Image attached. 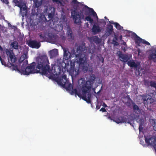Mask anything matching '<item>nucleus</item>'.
Segmentation results:
<instances>
[{
    "label": "nucleus",
    "mask_w": 156,
    "mask_h": 156,
    "mask_svg": "<svg viewBox=\"0 0 156 156\" xmlns=\"http://www.w3.org/2000/svg\"><path fill=\"white\" fill-rule=\"evenodd\" d=\"M5 51L9 62L7 64L8 66L13 71H17L25 75L40 73L42 75H46L51 72L49 62L46 55L39 56L37 58L36 62H33L27 67L26 66L28 64V62L27 60H26L23 62L20 68L19 69L16 65L13 64L17 61V59L13 51L7 49H6Z\"/></svg>",
    "instance_id": "obj_1"
},
{
    "label": "nucleus",
    "mask_w": 156,
    "mask_h": 156,
    "mask_svg": "<svg viewBox=\"0 0 156 156\" xmlns=\"http://www.w3.org/2000/svg\"><path fill=\"white\" fill-rule=\"evenodd\" d=\"M71 16L75 23H80L82 19L84 18V15L87 16L85 18V20L89 21L91 24L94 22V20L91 18L90 14L93 17L98 18L96 12L91 8L89 7L86 5H83L79 8H74L71 12Z\"/></svg>",
    "instance_id": "obj_2"
},
{
    "label": "nucleus",
    "mask_w": 156,
    "mask_h": 156,
    "mask_svg": "<svg viewBox=\"0 0 156 156\" xmlns=\"http://www.w3.org/2000/svg\"><path fill=\"white\" fill-rule=\"evenodd\" d=\"M85 48L84 45H80L77 48L75 52L76 58L79 59L77 61V62L80 66H82L87 63L86 55L84 53L85 50Z\"/></svg>",
    "instance_id": "obj_3"
},
{
    "label": "nucleus",
    "mask_w": 156,
    "mask_h": 156,
    "mask_svg": "<svg viewBox=\"0 0 156 156\" xmlns=\"http://www.w3.org/2000/svg\"><path fill=\"white\" fill-rule=\"evenodd\" d=\"M95 78V76L94 74L90 75L89 80L86 82L83 78H81L79 80V84L81 88L91 90L94 83Z\"/></svg>",
    "instance_id": "obj_4"
},
{
    "label": "nucleus",
    "mask_w": 156,
    "mask_h": 156,
    "mask_svg": "<svg viewBox=\"0 0 156 156\" xmlns=\"http://www.w3.org/2000/svg\"><path fill=\"white\" fill-rule=\"evenodd\" d=\"M132 36L134 38L135 44L138 46H140L141 43L145 44L148 45H150V44L149 42L145 40L142 39L141 38H140L138 36L136 33L133 32L132 34Z\"/></svg>",
    "instance_id": "obj_5"
},
{
    "label": "nucleus",
    "mask_w": 156,
    "mask_h": 156,
    "mask_svg": "<svg viewBox=\"0 0 156 156\" xmlns=\"http://www.w3.org/2000/svg\"><path fill=\"white\" fill-rule=\"evenodd\" d=\"M144 138L146 143L154 146L156 151V137L144 135Z\"/></svg>",
    "instance_id": "obj_6"
},
{
    "label": "nucleus",
    "mask_w": 156,
    "mask_h": 156,
    "mask_svg": "<svg viewBox=\"0 0 156 156\" xmlns=\"http://www.w3.org/2000/svg\"><path fill=\"white\" fill-rule=\"evenodd\" d=\"M82 91V95L80 97L82 99L85 101L88 104L91 103V101L90 99H87V94L88 92H89L90 90H87V89L81 88Z\"/></svg>",
    "instance_id": "obj_7"
},
{
    "label": "nucleus",
    "mask_w": 156,
    "mask_h": 156,
    "mask_svg": "<svg viewBox=\"0 0 156 156\" xmlns=\"http://www.w3.org/2000/svg\"><path fill=\"white\" fill-rule=\"evenodd\" d=\"M70 72L75 75L79 74V68H78L77 70L75 68V62L74 61H71L70 63Z\"/></svg>",
    "instance_id": "obj_8"
},
{
    "label": "nucleus",
    "mask_w": 156,
    "mask_h": 156,
    "mask_svg": "<svg viewBox=\"0 0 156 156\" xmlns=\"http://www.w3.org/2000/svg\"><path fill=\"white\" fill-rule=\"evenodd\" d=\"M29 46L33 48L38 49L41 45L40 42H37L36 40H32L30 41L28 43Z\"/></svg>",
    "instance_id": "obj_9"
},
{
    "label": "nucleus",
    "mask_w": 156,
    "mask_h": 156,
    "mask_svg": "<svg viewBox=\"0 0 156 156\" xmlns=\"http://www.w3.org/2000/svg\"><path fill=\"white\" fill-rule=\"evenodd\" d=\"M150 60H152L154 62H156V49H153L148 56Z\"/></svg>",
    "instance_id": "obj_10"
},
{
    "label": "nucleus",
    "mask_w": 156,
    "mask_h": 156,
    "mask_svg": "<svg viewBox=\"0 0 156 156\" xmlns=\"http://www.w3.org/2000/svg\"><path fill=\"white\" fill-rule=\"evenodd\" d=\"M113 31V26L109 24L107 25L105 35L107 36H108L111 35Z\"/></svg>",
    "instance_id": "obj_11"
},
{
    "label": "nucleus",
    "mask_w": 156,
    "mask_h": 156,
    "mask_svg": "<svg viewBox=\"0 0 156 156\" xmlns=\"http://www.w3.org/2000/svg\"><path fill=\"white\" fill-rule=\"evenodd\" d=\"M114 121L117 123L125 122L126 121V119L124 116H119L115 118Z\"/></svg>",
    "instance_id": "obj_12"
},
{
    "label": "nucleus",
    "mask_w": 156,
    "mask_h": 156,
    "mask_svg": "<svg viewBox=\"0 0 156 156\" xmlns=\"http://www.w3.org/2000/svg\"><path fill=\"white\" fill-rule=\"evenodd\" d=\"M89 40L90 42H94L96 44H99L101 42V39L96 36L90 37L89 38Z\"/></svg>",
    "instance_id": "obj_13"
},
{
    "label": "nucleus",
    "mask_w": 156,
    "mask_h": 156,
    "mask_svg": "<svg viewBox=\"0 0 156 156\" xmlns=\"http://www.w3.org/2000/svg\"><path fill=\"white\" fill-rule=\"evenodd\" d=\"M101 29V28L98 25L94 24L92 28V32L96 34L100 32Z\"/></svg>",
    "instance_id": "obj_14"
},
{
    "label": "nucleus",
    "mask_w": 156,
    "mask_h": 156,
    "mask_svg": "<svg viewBox=\"0 0 156 156\" xmlns=\"http://www.w3.org/2000/svg\"><path fill=\"white\" fill-rule=\"evenodd\" d=\"M71 55L70 53L66 49H64L63 58L65 60H68L71 58Z\"/></svg>",
    "instance_id": "obj_15"
},
{
    "label": "nucleus",
    "mask_w": 156,
    "mask_h": 156,
    "mask_svg": "<svg viewBox=\"0 0 156 156\" xmlns=\"http://www.w3.org/2000/svg\"><path fill=\"white\" fill-rule=\"evenodd\" d=\"M58 50L57 49H55L49 51L50 56L51 58H53L55 57L58 55Z\"/></svg>",
    "instance_id": "obj_16"
},
{
    "label": "nucleus",
    "mask_w": 156,
    "mask_h": 156,
    "mask_svg": "<svg viewBox=\"0 0 156 156\" xmlns=\"http://www.w3.org/2000/svg\"><path fill=\"white\" fill-rule=\"evenodd\" d=\"M119 58L122 59L121 60L124 62H127L129 59L127 55L122 54L120 52V53L119 55Z\"/></svg>",
    "instance_id": "obj_17"
},
{
    "label": "nucleus",
    "mask_w": 156,
    "mask_h": 156,
    "mask_svg": "<svg viewBox=\"0 0 156 156\" xmlns=\"http://www.w3.org/2000/svg\"><path fill=\"white\" fill-rule=\"evenodd\" d=\"M27 10L26 5L23 6L21 9H20V13L21 14L22 16L24 17V16L27 15Z\"/></svg>",
    "instance_id": "obj_18"
},
{
    "label": "nucleus",
    "mask_w": 156,
    "mask_h": 156,
    "mask_svg": "<svg viewBox=\"0 0 156 156\" xmlns=\"http://www.w3.org/2000/svg\"><path fill=\"white\" fill-rule=\"evenodd\" d=\"M58 83L60 85L63 87H65V86L68 84V81L67 80L66 82H65L64 80H62V79L61 78L58 80Z\"/></svg>",
    "instance_id": "obj_19"
},
{
    "label": "nucleus",
    "mask_w": 156,
    "mask_h": 156,
    "mask_svg": "<svg viewBox=\"0 0 156 156\" xmlns=\"http://www.w3.org/2000/svg\"><path fill=\"white\" fill-rule=\"evenodd\" d=\"M27 58V54L24 53L22 55H21L20 58L19 59V63L20 64L21 63H22L24 62Z\"/></svg>",
    "instance_id": "obj_20"
},
{
    "label": "nucleus",
    "mask_w": 156,
    "mask_h": 156,
    "mask_svg": "<svg viewBox=\"0 0 156 156\" xmlns=\"http://www.w3.org/2000/svg\"><path fill=\"white\" fill-rule=\"evenodd\" d=\"M71 90V94H75L76 95H77V96L80 98L82 96V94L80 91H78L76 89H72Z\"/></svg>",
    "instance_id": "obj_21"
},
{
    "label": "nucleus",
    "mask_w": 156,
    "mask_h": 156,
    "mask_svg": "<svg viewBox=\"0 0 156 156\" xmlns=\"http://www.w3.org/2000/svg\"><path fill=\"white\" fill-rule=\"evenodd\" d=\"M38 35L39 37V39H38V41L41 42L44 41L45 40V36L44 34L40 33L38 34Z\"/></svg>",
    "instance_id": "obj_22"
},
{
    "label": "nucleus",
    "mask_w": 156,
    "mask_h": 156,
    "mask_svg": "<svg viewBox=\"0 0 156 156\" xmlns=\"http://www.w3.org/2000/svg\"><path fill=\"white\" fill-rule=\"evenodd\" d=\"M128 65L131 67L136 68L137 65L134 61H129L127 62Z\"/></svg>",
    "instance_id": "obj_23"
},
{
    "label": "nucleus",
    "mask_w": 156,
    "mask_h": 156,
    "mask_svg": "<svg viewBox=\"0 0 156 156\" xmlns=\"http://www.w3.org/2000/svg\"><path fill=\"white\" fill-rule=\"evenodd\" d=\"M11 46L15 49H17L18 48V43L16 41H14L11 44Z\"/></svg>",
    "instance_id": "obj_24"
},
{
    "label": "nucleus",
    "mask_w": 156,
    "mask_h": 156,
    "mask_svg": "<svg viewBox=\"0 0 156 156\" xmlns=\"http://www.w3.org/2000/svg\"><path fill=\"white\" fill-rule=\"evenodd\" d=\"M43 0H35L34 1L35 5L36 7H38L42 4Z\"/></svg>",
    "instance_id": "obj_25"
},
{
    "label": "nucleus",
    "mask_w": 156,
    "mask_h": 156,
    "mask_svg": "<svg viewBox=\"0 0 156 156\" xmlns=\"http://www.w3.org/2000/svg\"><path fill=\"white\" fill-rule=\"evenodd\" d=\"M143 101L144 102L146 101L147 104H150L152 103L154 101V100L152 98H147V99L146 98H144Z\"/></svg>",
    "instance_id": "obj_26"
},
{
    "label": "nucleus",
    "mask_w": 156,
    "mask_h": 156,
    "mask_svg": "<svg viewBox=\"0 0 156 156\" xmlns=\"http://www.w3.org/2000/svg\"><path fill=\"white\" fill-rule=\"evenodd\" d=\"M133 104L134 105H133V108L134 112H140V110L138 106L134 103H133Z\"/></svg>",
    "instance_id": "obj_27"
},
{
    "label": "nucleus",
    "mask_w": 156,
    "mask_h": 156,
    "mask_svg": "<svg viewBox=\"0 0 156 156\" xmlns=\"http://www.w3.org/2000/svg\"><path fill=\"white\" fill-rule=\"evenodd\" d=\"M81 66L82 67L83 71L84 73L86 72L88 69V64L87 63L85 65H82Z\"/></svg>",
    "instance_id": "obj_28"
},
{
    "label": "nucleus",
    "mask_w": 156,
    "mask_h": 156,
    "mask_svg": "<svg viewBox=\"0 0 156 156\" xmlns=\"http://www.w3.org/2000/svg\"><path fill=\"white\" fill-rule=\"evenodd\" d=\"M114 37L112 40L113 44H114V45H118L119 44V43L117 42V36L115 34L114 35Z\"/></svg>",
    "instance_id": "obj_29"
},
{
    "label": "nucleus",
    "mask_w": 156,
    "mask_h": 156,
    "mask_svg": "<svg viewBox=\"0 0 156 156\" xmlns=\"http://www.w3.org/2000/svg\"><path fill=\"white\" fill-rule=\"evenodd\" d=\"M115 27L118 30H124L123 29V27L120 25L118 23L116 22V23H115Z\"/></svg>",
    "instance_id": "obj_30"
},
{
    "label": "nucleus",
    "mask_w": 156,
    "mask_h": 156,
    "mask_svg": "<svg viewBox=\"0 0 156 156\" xmlns=\"http://www.w3.org/2000/svg\"><path fill=\"white\" fill-rule=\"evenodd\" d=\"M151 122L154 130L156 131V119H152L151 120Z\"/></svg>",
    "instance_id": "obj_31"
},
{
    "label": "nucleus",
    "mask_w": 156,
    "mask_h": 156,
    "mask_svg": "<svg viewBox=\"0 0 156 156\" xmlns=\"http://www.w3.org/2000/svg\"><path fill=\"white\" fill-rule=\"evenodd\" d=\"M64 87L65 88L66 90H70L72 89H73V85L71 83H69L68 82V84H67Z\"/></svg>",
    "instance_id": "obj_32"
},
{
    "label": "nucleus",
    "mask_w": 156,
    "mask_h": 156,
    "mask_svg": "<svg viewBox=\"0 0 156 156\" xmlns=\"http://www.w3.org/2000/svg\"><path fill=\"white\" fill-rule=\"evenodd\" d=\"M68 38L69 41L73 40L74 37L73 36V33H70L67 34Z\"/></svg>",
    "instance_id": "obj_33"
},
{
    "label": "nucleus",
    "mask_w": 156,
    "mask_h": 156,
    "mask_svg": "<svg viewBox=\"0 0 156 156\" xmlns=\"http://www.w3.org/2000/svg\"><path fill=\"white\" fill-rule=\"evenodd\" d=\"M53 17V15L51 13H50L48 14V18L49 19V20H52Z\"/></svg>",
    "instance_id": "obj_34"
},
{
    "label": "nucleus",
    "mask_w": 156,
    "mask_h": 156,
    "mask_svg": "<svg viewBox=\"0 0 156 156\" xmlns=\"http://www.w3.org/2000/svg\"><path fill=\"white\" fill-rule=\"evenodd\" d=\"M61 78L62 79V80H64L65 82H66L67 81V80L66 78V75H63Z\"/></svg>",
    "instance_id": "obj_35"
},
{
    "label": "nucleus",
    "mask_w": 156,
    "mask_h": 156,
    "mask_svg": "<svg viewBox=\"0 0 156 156\" xmlns=\"http://www.w3.org/2000/svg\"><path fill=\"white\" fill-rule=\"evenodd\" d=\"M18 7H19L20 8V9H21L22 8V7L23 6H24L23 5H22L20 2L19 4H18L16 5Z\"/></svg>",
    "instance_id": "obj_36"
},
{
    "label": "nucleus",
    "mask_w": 156,
    "mask_h": 156,
    "mask_svg": "<svg viewBox=\"0 0 156 156\" xmlns=\"http://www.w3.org/2000/svg\"><path fill=\"white\" fill-rule=\"evenodd\" d=\"M100 111H102V112H106V109L104 108H102L100 110Z\"/></svg>",
    "instance_id": "obj_37"
},
{
    "label": "nucleus",
    "mask_w": 156,
    "mask_h": 156,
    "mask_svg": "<svg viewBox=\"0 0 156 156\" xmlns=\"http://www.w3.org/2000/svg\"><path fill=\"white\" fill-rule=\"evenodd\" d=\"M72 3L75 4H76L77 3L79 4V2L77 1V0H73L72 1Z\"/></svg>",
    "instance_id": "obj_38"
},
{
    "label": "nucleus",
    "mask_w": 156,
    "mask_h": 156,
    "mask_svg": "<svg viewBox=\"0 0 156 156\" xmlns=\"http://www.w3.org/2000/svg\"><path fill=\"white\" fill-rule=\"evenodd\" d=\"M2 62H1V63L2 64V65H3L6 66V63L4 61V60L2 59Z\"/></svg>",
    "instance_id": "obj_39"
},
{
    "label": "nucleus",
    "mask_w": 156,
    "mask_h": 156,
    "mask_svg": "<svg viewBox=\"0 0 156 156\" xmlns=\"http://www.w3.org/2000/svg\"><path fill=\"white\" fill-rule=\"evenodd\" d=\"M91 98V94L90 93H88L87 94V99H90Z\"/></svg>",
    "instance_id": "obj_40"
},
{
    "label": "nucleus",
    "mask_w": 156,
    "mask_h": 156,
    "mask_svg": "<svg viewBox=\"0 0 156 156\" xmlns=\"http://www.w3.org/2000/svg\"><path fill=\"white\" fill-rule=\"evenodd\" d=\"M13 2L16 5L18 4H19L20 2L18 0H13Z\"/></svg>",
    "instance_id": "obj_41"
},
{
    "label": "nucleus",
    "mask_w": 156,
    "mask_h": 156,
    "mask_svg": "<svg viewBox=\"0 0 156 156\" xmlns=\"http://www.w3.org/2000/svg\"><path fill=\"white\" fill-rule=\"evenodd\" d=\"M3 2L5 3V4H7L8 2V0H1Z\"/></svg>",
    "instance_id": "obj_42"
},
{
    "label": "nucleus",
    "mask_w": 156,
    "mask_h": 156,
    "mask_svg": "<svg viewBox=\"0 0 156 156\" xmlns=\"http://www.w3.org/2000/svg\"><path fill=\"white\" fill-rule=\"evenodd\" d=\"M143 129V128L140 125L139 128V131H141Z\"/></svg>",
    "instance_id": "obj_43"
},
{
    "label": "nucleus",
    "mask_w": 156,
    "mask_h": 156,
    "mask_svg": "<svg viewBox=\"0 0 156 156\" xmlns=\"http://www.w3.org/2000/svg\"><path fill=\"white\" fill-rule=\"evenodd\" d=\"M140 144H141L143 145H145L144 141L142 140H140Z\"/></svg>",
    "instance_id": "obj_44"
},
{
    "label": "nucleus",
    "mask_w": 156,
    "mask_h": 156,
    "mask_svg": "<svg viewBox=\"0 0 156 156\" xmlns=\"http://www.w3.org/2000/svg\"><path fill=\"white\" fill-rule=\"evenodd\" d=\"M70 33H73L72 30L70 29H68L67 30V34H69Z\"/></svg>",
    "instance_id": "obj_45"
},
{
    "label": "nucleus",
    "mask_w": 156,
    "mask_h": 156,
    "mask_svg": "<svg viewBox=\"0 0 156 156\" xmlns=\"http://www.w3.org/2000/svg\"><path fill=\"white\" fill-rule=\"evenodd\" d=\"M109 23H111L112 24H113L114 25H115V23H116V22H114L113 21H109Z\"/></svg>",
    "instance_id": "obj_46"
},
{
    "label": "nucleus",
    "mask_w": 156,
    "mask_h": 156,
    "mask_svg": "<svg viewBox=\"0 0 156 156\" xmlns=\"http://www.w3.org/2000/svg\"><path fill=\"white\" fill-rule=\"evenodd\" d=\"M102 106L104 107L105 108L107 107V105L105 103H103L102 105Z\"/></svg>",
    "instance_id": "obj_47"
},
{
    "label": "nucleus",
    "mask_w": 156,
    "mask_h": 156,
    "mask_svg": "<svg viewBox=\"0 0 156 156\" xmlns=\"http://www.w3.org/2000/svg\"><path fill=\"white\" fill-rule=\"evenodd\" d=\"M85 25L87 27H88L89 26V24L88 23H85Z\"/></svg>",
    "instance_id": "obj_48"
},
{
    "label": "nucleus",
    "mask_w": 156,
    "mask_h": 156,
    "mask_svg": "<svg viewBox=\"0 0 156 156\" xmlns=\"http://www.w3.org/2000/svg\"><path fill=\"white\" fill-rule=\"evenodd\" d=\"M0 50L1 51H2L3 50V49L2 48L1 46L0 45Z\"/></svg>",
    "instance_id": "obj_49"
},
{
    "label": "nucleus",
    "mask_w": 156,
    "mask_h": 156,
    "mask_svg": "<svg viewBox=\"0 0 156 156\" xmlns=\"http://www.w3.org/2000/svg\"><path fill=\"white\" fill-rule=\"evenodd\" d=\"M96 108L97 109H99V108H100V106H98V105H97L96 106Z\"/></svg>",
    "instance_id": "obj_50"
},
{
    "label": "nucleus",
    "mask_w": 156,
    "mask_h": 156,
    "mask_svg": "<svg viewBox=\"0 0 156 156\" xmlns=\"http://www.w3.org/2000/svg\"><path fill=\"white\" fill-rule=\"evenodd\" d=\"M94 52V50H93L92 51L91 50L90 51V53H93Z\"/></svg>",
    "instance_id": "obj_51"
},
{
    "label": "nucleus",
    "mask_w": 156,
    "mask_h": 156,
    "mask_svg": "<svg viewBox=\"0 0 156 156\" xmlns=\"http://www.w3.org/2000/svg\"><path fill=\"white\" fill-rule=\"evenodd\" d=\"M119 39L120 40H121L122 39V35H120L119 37Z\"/></svg>",
    "instance_id": "obj_52"
},
{
    "label": "nucleus",
    "mask_w": 156,
    "mask_h": 156,
    "mask_svg": "<svg viewBox=\"0 0 156 156\" xmlns=\"http://www.w3.org/2000/svg\"><path fill=\"white\" fill-rule=\"evenodd\" d=\"M104 59L102 57H101V62H102V63H103L104 62Z\"/></svg>",
    "instance_id": "obj_53"
},
{
    "label": "nucleus",
    "mask_w": 156,
    "mask_h": 156,
    "mask_svg": "<svg viewBox=\"0 0 156 156\" xmlns=\"http://www.w3.org/2000/svg\"><path fill=\"white\" fill-rule=\"evenodd\" d=\"M103 20L104 21V22L105 23V22L104 20L103 19V20Z\"/></svg>",
    "instance_id": "obj_54"
},
{
    "label": "nucleus",
    "mask_w": 156,
    "mask_h": 156,
    "mask_svg": "<svg viewBox=\"0 0 156 156\" xmlns=\"http://www.w3.org/2000/svg\"><path fill=\"white\" fill-rule=\"evenodd\" d=\"M126 30V31H128V30ZM129 31V32H131V31Z\"/></svg>",
    "instance_id": "obj_55"
},
{
    "label": "nucleus",
    "mask_w": 156,
    "mask_h": 156,
    "mask_svg": "<svg viewBox=\"0 0 156 156\" xmlns=\"http://www.w3.org/2000/svg\"><path fill=\"white\" fill-rule=\"evenodd\" d=\"M126 44V42H124V44H124V45H125V44Z\"/></svg>",
    "instance_id": "obj_56"
},
{
    "label": "nucleus",
    "mask_w": 156,
    "mask_h": 156,
    "mask_svg": "<svg viewBox=\"0 0 156 156\" xmlns=\"http://www.w3.org/2000/svg\"><path fill=\"white\" fill-rule=\"evenodd\" d=\"M105 19H106V16H105Z\"/></svg>",
    "instance_id": "obj_57"
}]
</instances>
